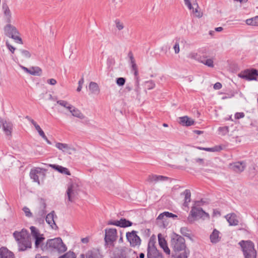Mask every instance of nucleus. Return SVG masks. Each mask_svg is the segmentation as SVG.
<instances>
[{"label": "nucleus", "mask_w": 258, "mask_h": 258, "mask_svg": "<svg viewBox=\"0 0 258 258\" xmlns=\"http://www.w3.org/2000/svg\"><path fill=\"white\" fill-rule=\"evenodd\" d=\"M67 249V247L66 244L59 237L49 239L46 241L45 244H43L41 246V250L43 251L50 253H61L66 251Z\"/></svg>", "instance_id": "1"}, {"label": "nucleus", "mask_w": 258, "mask_h": 258, "mask_svg": "<svg viewBox=\"0 0 258 258\" xmlns=\"http://www.w3.org/2000/svg\"><path fill=\"white\" fill-rule=\"evenodd\" d=\"M13 235L17 242L19 251H25L31 247L30 237L26 229H22L20 231H15Z\"/></svg>", "instance_id": "2"}, {"label": "nucleus", "mask_w": 258, "mask_h": 258, "mask_svg": "<svg viewBox=\"0 0 258 258\" xmlns=\"http://www.w3.org/2000/svg\"><path fill=\"white\" fill-rule=\"evenodd\" d=\"M170 246L176 254L187 248L184 238L175 233H173L171 235Z\"/></svg>", "instance_id": "3"}, {"label": "nucleus", "mask_w": 258, "mask_h": 258, "mask_svg": "<svg viewBox=\"0 0 258 258\" xmlns=\"http://www.w3.org/2000/svg\"><path fill=\"white\" fill-rule=\"evenodd\" d=\"M238 244L242 248L244 258H256V250L253 242L250 240H241Z\"/></svg>", "instance_id": "4"}, {"label": "nucleus", "mask_w": 258, "mask_h": 258, "mask_svg": "<svg viewBox=\"0 0 258 258\" xmlns=\"http://www.w3.org/2000/svg\"><path fill=\"white\" fill-rule=\"evenodd\" d=\"M117 238V230L115 228H106L105 229V245L110 246H114V242Z\"/></svg>", "instance_id": "5"}, {"label": "nucleus", "mask_w": 258, "mask_h": 258, "mask_svg": "<svg viewBox=\"0 0 258 258\" xmlns=\"http://www.w3.org/2000/svg\"><path fill=\"white\" fill-rule=\"evenodd\" d=\"M31 231V235L32 237L35 239V247L36 248H40L41 249V246L45 244L43 241L45 239V237L43 234L39 232V230L34 226H31L30 227Z\"/></svg>", "instance_id": "6"}, {"label": "nucleus", "mask_w": 258, "mask_h": 258, "mask_svg": "<svg viewBox=\"0 0 258 258\" xmlns=\"http://www.w3.org/2000/svg\"><path fill=\"white\" fill-rule=\"evenodd\" d=\"M204 215L206 216L208 218L209 217V215L206 213L201 208L192 207L187 217V221L189 223H192L195 220L198 218H202Z\"/></svg>", "instance_id": "7"}, {"label": "nucleus", "mask_w": 258, "mask_h": 258, "mask_svg": "<svg viewBox=\"0 0 258 258\" xmlns=\"http://www.w3.org/2000/svg\"><path fill=\"white\" fill-rule=\"evenodd\" d=\"M4 31L7 36L13 38L16 42L22 43V40L18 35V32L15 27L12 26L11 24H8L4 28Z\"/></svg>", "instance_id": "8"}, {"label": "nucleus", "mask_w": 258, "mask_h": 258, "mask_svg": "<svg viewBox=\"0 0 258 258\" xmlns=\"http://www.w3.org/2000/svg\"><path fill=\"white\" fill-rule=\"evenodd\" d=\"M79 187L76 183H72L68 185L67 195L69 201L73 202L77 199L79 194Z\"/></svg>", "instance_id": "9"}, {"label": "nucleus", "mask_w": 258, "mask_h": 258, "mask_svg": "<svg viewBox=\"0 0 258 258\" xmlns=\"http://www.w3.org/2000/svg\"><path fill=\"white\" fill-rule=\"evenodd\" d=\"M155 242L150 240L148 244L147 258H162L161 254L158 251L155 245Z\"/></svg>", "instance_id": "10"}, {"label": "nucleus", "mask_w": 258, "mask_h": 258, "mask_svg": "<svg viewBox=\"0 0 258 258\" xmlns=\"http://www.w3.org/2000/svg\"><path fill=\"white\" fill-rule=\"evenodd\" d=\"M137 231L133 230L126 233V237L132 247L139 246L141 244V240L140 237L137 234Z\"/></svg>", "instance_id": "11"}, {"label": "nucleus", "mask_w": 258, "mask_h": 258, "mask_svg": "<svg viewBox=\"0 0 258 258\" xmlns=\"http://www.w3.org/2000/svg\"><path fill=\"white\" fill-rule=\"evenodd\" d=\"M238 76L248 81L256 80V77L258 76V73L255 69H247L239 73Z\"/></svg>", "instance_id": "12"}, {"label": "nucleus", "mask_w": 258, "mask_h": 258, "mask_svg": "<svg viewBox=\"0 0 258 258\" xmlns=\"http://www.w3.org/2000/svg\"><path fill=\"white\" fill-rule=\"evenodd\" d=\"M42 175L44 176V170L43 169L40 168H35L31 170L30 172V176L33 181L38 183L40 184V181L39 179V176Z\"/></svg>", "instance_id": "13"}, {"label": "nucleus", "mask_w": 258, "mask_h": 258, "mask_svg": "<svg viewBox=\"0 0 258 258\" xmlns=\"http://www.w3.org/2000/svg\"><path fill=\"white\" fill-rule=\"evenodd\" d=\"M55 147L63 152H66L70 155L76 151L75 148L65 143H57Z\"/></svg>", "instance_id": "14"}, {"label": "nucleus", "mask_w": 258, "mask_h": 258, "mask_svg": "<svg viewBox=\"0 0 258 258\" xmlns=\"http://www.w3.org/2000/svg\"><path fill=\"white\" fill-rule=\"evenodd\" d=\"M55 218H56L57 216L55 214L54 211H52L46 216L45 220L52 229L56 230L58 229V227L54 221Z\"/></svg>", "instance_id": "15"}, {"label": "nucleus", "mask_w": 258, "mask_h": 258, "mask_svg": "<svg viewBox=\"0 0 258 258\" xmlns=\"http://www.w3.org/2000/svg\"><path fill=\"white\" fill-rule=\"evenodd\" d=\"M169 179V177L163 175L151 174L148 175L146 181L149 183H157L159 181H164Z\"/></svg>", "instance_id": "16"}, {"label": "nucleus", "mask_w": 258, "mask_h": 258, "mask_svg": "<svg viewBox=\"0 0 258 258\" xmlns=\"http://www.w3.org/2000/svg\"><path fill=\"white\" fill-rule=\"evenodd\" d=\"M246 167L244 162H236L230 164V168L234 172L240 173L244 171Z\"/></svg>", "instance_id": "17"}, {"label": "nucleus", "mask_w": 258, "mask_h": 258, "mask_svg": "<svg viewBox=\"0 0 258 258\" xmlns=\"http://www.w3.org/2000/svg\"><path fill=\"white\" fill-rule=\"evenodd\" d=\"M230 226H236L238 224L239 221L237 215L235 213H230L225 216Z\"/></svg>", "instance_id": "18"}, {"label": "nucleus", "mask_w": 258, "mask_h": 258, "mask_svg": "<svg viewBox=\"0 0 258 258\" xmlns=\"http://www.w3.org/2000/svg\"><path fill=\"white\" fill-rule=\"evenodd\" d=\"M158 242L160 247L163 249L164 251L167 254H169L170 250L167 246L166 241L163 238L161 234L158 235Z\"/></svg>", "instance_id": "19"}, {"label": "nucleus", "mask_w": 258, "mask_h": 258, "mask_svg": "<svg viewBox=\"0 0 258 258\" xmlns=\"http://www.w3.org/2000/svg\"><path fill=\"white\" fill-rule=\"evenodd\" d=\"M0 258H14L13 252L9 251L7 248H0Z\"/></svg>", "instance_id": "20"}, {"label": "nucleus", "mask_w": 258, "mask_h": 258, "mask_svg": "<svg viewBox=\"0 0 258 258\" xmlns=\"http://www.w3.org/2000/svg\"><path fill=\"white\" fill-rule=\"evenodd\" d=\"M49 166L61 173L71 175L70 171L66 167L56 164H49Z\"/></svg>", "instance_id": "21"}, {"label": "nucleus", "mask_w": 258, "mask_h": 258, "mask_svg": "<svg viewBox=\"0 0 258 258\" xmlns=\"http://www.w3.org/2000/svg\"><path fill=\"white\" fill-rule=\"evenodd\" d=\"M220 232L214 229L210 236V241L212 243H217L220 241L221 237L219 236Z\"/></svg>", "instance_id": "22"}, {"label": "nucleus", "mask_w": 258, "mask_h": 258, "mask_svg": "<svg viewBox=\"0 0 258 258\" xmlns=\"http://www.w3.org/2000/svg\"><path fill=\"white\" fill-rule=\"evenodd\" d=\"M180 123L183 125L187 126H190L194 124V120L191 118L188 117L187 116H184L179 117Z\"/></svg>", "instance_id": "23"}, {"label": "nucleus", "mask_w": 258, "mask_h": 258, "mask_svg": "<svg viewBox=\"0 0 258 258\" xmlns=\"http://www.w3.org/2000/svg\"><path fill=\"white\" fill-rule=\"evenodd\" d=\"M89 90L93 94L98 95L100 92L98 85L94 82H91L89 85Z\"/></svg>", "instance_id": "24"}, {"label": "nucleus", "mask_w": 258, "mask_h": 258, "mask_svg": "<svg viewBox=\"0 0 258 258\" xmlns=\"http://www.w3.org/2000/svg\"><path fill=\"white\" fill-rule=\"evenodd\" d=\"M12 127L13 124L10 122L5 121L3 123V130L7 136H10L11 135Z\"/></svg>", "instance_id": "25"}, {"label": "nucleus", "mask_w": 258, "mask_h": 258, "mask_svg": "<svg viewBox=\"0 0 258 258\" xmlns=\"http://www.w3.org/2000/svg\"><path fill=\"white\" fill-rule=\"evenodd\" d=\"M2 9L4 11V14L6 17L7 21L9 22L10 21L11 17V13L8 6L6 3H3Z\"/></svg>", "instance_id": "26"}, {"label": "nucleus", "mask_w": 258, "mask_h": 258, "mask_svg": "<svg viewBox=\"0 0 258 258\" xmlns=\"http://www.w3.org/2000/svg\"><path fill=\"white\" fill-rule=\"evenodd\" d=\"M133 225V223L126 220L125 218H121L120 220H117V226L120 227L125 228L131 226Z\"/></svg>", "instance_id": "27"}, {"label": "nucleus", "mask_w": 258, "mask_h": 258, "mask_svg": "<svg viewBox=\"0 0 258 258\" xmlns=\"http://www.w3.org/2000/svg\"><path fill=\"white\" fill-rule=\"evenodd\" d=\"M197 148L201 150L212 152H219L222 149V148L221 146H215L212 148H204L201 147H197Z\"/></svg>", "instance_id": "28"}, {"label": "nucleus", "mask_w": 258, "mask_h": 258, "mask_svg": "<svg viewBox=\"0 0 258 258\" xmlns=\"http://www.w3.org/2000/svg\"><path fill=\"white\" fill-rule=\"evenodd\" d=\"M166 217L167 218H177V216L173 214L172 213H170L169 212H164L158 216L157 217L158 220H163L164 218Z\"/></svg>", "instance_id": "29"}, {"label": "nucleus", "mask_w": 258, "mask_h": 258, "mask_svg": "<svg viewBox=\"0 0 258 258\" xmlns=\"http://www.w3.org/2000/svg\"><path fill=\"white\" fill-rule=\"evenodd\" d=\"M185 196L184 202L183 205L185 207H187L188 203L190 202L191 192L190 190L185 189L182 194Z\"/></svg>", "instance_id": "30"}, {"label": "nucleus", "mask_w": 258, "mask_h": 258, "mask_svg": "<svg viewBox=\"0 0 258 258\" xmlns=\"http://www.w3.org/2000/svg\"><path fill=\"white\" fill-rule=\"evenodd\" d=\"M29 74L39 76L42 74V70L38 67H32L30 68Z\"/></svg>", "instance_id": "31"}, {"label": "nucleus", "mask_w": 258, "mask_h": 258, "mask_svg": "<svg viewBox=\"0 0 258 258\" xmlns=\"http://www.w3.org/2000/svg\"><path fill=\"white\" fill-rule=\"evenodd\" d=\"M190 251L188 248L183 249L182 251L175 253L176 256L175 258H188Z\"/></svg>", "instance_id": "32"}, {"label": "nucleus", "mask_w": 258, "mask_h": 258, "mask_svg": "<svg viewBox=\"0 0 258 258\" xmlns=\"http://www.w3.org/2000/svg\"><path fill=\"white\" fill-rule=\"evenodd\" d=\"M87 258H99V251L95 250H89L86 253Z\"/></svg>", "instance_id": "33"}, {"label": "nucleus", "mask_w": 258, "mask_h": 258, "mask_svg": "<svg viewBox=\"0 0 258 258\" xmlns=\"http://www.w3.org/2000/svg\"><path fill=\"white\" fill-rule=\"evenodd\" d=\"M246 23L248 25H258V16L246 20Z\"/></svg>", "instance_id": "34"}, {"label": "nucleus", "mask_w": 258, "mask_h": 258, "mask_svg": "<svg viewBox=\"0 0 258 258\" xmlns=\"http://www.w3.org/2000/svg\"><path fill=\"white\" fill-rule=\"evenodd\" d=\"M193 6H196V7L193 9L192 13L196 17L198 18H201L203 16V14L199 11V6L197 3H194Z\"/></svg>", "instance_id": "35"}, {"label": "nucleus", "mask_w": 258, "mask_h": 258, "mask_svg": "<svg viewBox=\"0 0 258 258\" xmlns=\"http://www.w3.org/2000/svg\"><path fill=\"white\" fill-rule=\"evenodd\" d=\"M72 115L80 119H83L85 117L84 114L77 108L74 110Z\"/></svg>", "instance_id": "36"}, {"label": "nucleus", "mask_w": 258, "mask_h": 258, "mask_svg": "<svg viewBox=\"0 0 258 258\" xmlns=\"http://www.w3.org/2000/svg\"><path fill=\"white\" fill-rule=\"evenodd\" d=\"M199 61L209 67L213 68L214 67L213 60L212 59H200Z\"/></svg>", "instance_id": "37"}, {"label": "nucleus", "mask_w": 258, "mask_h": 258, "mask_svg": "<svg viewBox=\"0 0 258 258\" xmlns=\"http://www.w3.org/2000/svg\"><path fill=\"white\" fill-rule=\"evenodd\" d=\"M59 258H76V255L74 252L69 251L63 255L59 256Z\"/></svg>", "instance_id": "38"}, {"label": "nucleus", "mask_w": 258, "mask_h": 258, "mask_svg": "<svg viewBox=\"0 0 258 258\" xmlns=\"http://www.w3.org/2000/svg\"><path fill=\"white\" fill-rule=\"evenodd\" d=\"M180 233L184 236L187 237L188 238L190 237V234L189 233V231L187 228L186 227H181L180 228Z\"/></svg>", "instance_id": "39"}, {"label": "nucleus", "mask_w": 258, "mask_h": 258, "mask_svg": "<svg viewBox=\"0 0 258 258\" xmlns=\"http://www.w3.org/2000/svg\"><path fill=\"white\" fill-rule=\"evenodd\" d=\"M115 24L116 28L119 31L122 30L124 27L123 23L122 22H121L120 20L118 19L115 20Z\"/></svg>", "instance_id": "40"}, {"label": "nucleus", "mask_w": 258, "mask_h": 258, "mask_svg": "<svg viewBox=\"0 0 258 258\" xmlns=\"http://www.w3.org/2000/svg\"><path fill=\"white\" fill-rule=\"evenodd\" d=\"M20 53H21L22 55L26 58H29L31 57V53L29 51H28L27 50L24 49H20L19 50Z\"/></svg>", "instance_id": "41"}, {"label": "nucleus", "mask_w": 258, "mask_h": 258, "mask_svg": "<svg viewBox=\"0 0 258 258\" xmlns=\"http://www.w3.org/2000/svg\"><path fill=\"white\" fill-rule=\"evenodd\" d=\"M116 84L119 86H122L125 83V79L123 77H120L116 79Z\"/></svg>", "instance_id": "42"}, {"label": "nucleus", "mask_w": 258, "mask_h": 258, "mask_svg": "<svg viewBox=\"0 0 258 258\" xmlns=\"http://www.w3.org/2000/svg\"><path fill=\"white\" fill-rule=\"evenodd\" d=\"M23 211L25 213L26 216H27L28 217H31L32 216V214L31 212L30 209L28 207H24L23 208Z\"/></svg>", "instance_id": "43"}, {"label": "nucleus", "mask_w": 258, "mask_h": 258, "mask_svg": "<svg viewBox=\"0 0 258 258\" xmlns=\"http://www.w3.org/2000/svg\"><path fill=\"white\" fill-rule=\"evenodd\" d=\"M56 102L58 104L64 108H66L70 104L68 102L62 100H58Z\"/></svg>", "instance_id": "44"}, {"label": "nucleus", "mask_w": 258, "mask_h": 258, "mask_svg": "<svg viewBox=\"0 0 258 258\" xmlns=\"http://www.w3.org/2000/svg\"><path fill=\"white\" fill-rule=\"evenodd\" d=\"M147 87L148 89L150 90L155 87V84L153 81H149L146 82Z\"/></svg>", "instance_id": "45"}, {"label": "nucleus", "mask_w": 258, "mask_h": 258, "mask_svg": "<svg viewBox=\"0 0 258 258\" xmlns=\"http://www.w3.org/2000/svg\"><path fill=\"white\" fill-rule=\"evenodd\" d=\"M188 57L191 58V59H198L199 60H200V59H199V57H198V55L197 53H195V52L190 53L188 55Z\"/></svg>", "instance_id": "46"}, {"label": "nucleus", "mask_w": 258, "mask_h": 258, "mask_svg": "<svg viewBox=\"0 0 258 258\" xmlns=\"http://www.w3.org/2000/svg\"><path fill=\"white\" fill-rule=\"evenodd\" d=\"M46 215V210L45 209H41L38 213L37 216L40 217L44 218Z\"/></svg>", "instance_id": "47"}, {"label": "nucleus", "mask_w": 258, "mask_h": 258, "mask_svg": "<svg viewBox=\"0 0 258 258\" xmlns=\"http://www.w3.org/2000/svg\"><path fill=\"white\" fill-rule=\"evenodd\" d=\"M39 203H40L41 208L42 209H45L46 207V205L45 200L43 199H42V198H40L39 199Z\"/></svg>", "instance_id": "48"}, {"label": "nucleus", "mask_w": 258, "mask_h": 258, "mask_svg": "<svg viewBox=\"0 0 258 258\" xmlns=\"http://www.w3.org/2000/svg\"><path fill=\"white\" fill-rule=\"evenodd\" d=\"M107 63L109 66L113 65L115 63L114 59L112 57H108L107 59Z\"/></svg>", "instance_id": "49"}, {"label": "nucleus", "mask_w": 258, "mask_h": 258, "mask_svg": "<svg viewBox=\"0 0 258 258\" xmlns=\"http://www.w3.org/2000/svg\"><path fill=\"white\" fill-rule=\"evenodd\" d=\"M173 48L174 50V52L176 54L179 53V52L180 51V49H179V43L178 42H176V43L173 47Z\"/></svg>", "instance_id": "50"}, {"label": "nucleus", "mask_w": 258, "mask_h": 258, "mask_svg": "<svg viewBox=\"0 0 258 258\" xmlns=\"http://www.w3.org/2000/svg\"><path fill=\"white\" fill-rule=\"evenodd\" d=\"M219 131L223 132L224 134H226L229 131L228 127L226 126L223 127H220L219 128Z\"/></svg>", "instance_id": "51"}, {"label": "nucleus", "mask_w": 258, "mask_h": 258, "mask_svg": "<svg viewBox=\"0 0 258 258\" xmlns=\"http://www.w3.org/2000/svg\"><path fill=\"white\" fill-rule=\"evenodd\" d=\"M244 116V113L243 112H237L235 114V118L236 119H240L243 118Z\"/></svg>", "instance_id": "52"}, {"label": "nucleus", "mask_w": 258, "mask_h": 258, "mask_svg": "<svg viewBox=\"0 0 258 258\" xmlns=\"http://www.w3.org/2000/svg\"><path fill=\"white\" fill-rule=\"evenodd\" d=\"M6 45L8 47V48L9 49L10 51H11L12 53H14L15 50V48L12 46L9 42H6Z\"/></svg>", "instance_id": "53"}, {"label": "nucleus", "mask_w": 258, "mask_h": 258, "mask_svg": "<svg viewBox=\"0 0 258 258\" xmlns=\"http://www.w3.org/2000/svg\"><path fill=\"white\" fill-rule=\"evenodd\" d=\"M222 88V84L219 82H217L214 85V88L216 90H219Z\"/></svg>", "instance_id": "54"}, {"label": "nucleus", "mask_w": 258, "mask_h": 258, "mask_svg": "<svg viewBox=\"0 0 258 258\" xmlns=\"http://www.w3.org/2000/svg\"><path fill=\"white\" fill-rule=\"evenodd\" d=\"M107 224L108 225H115V226H117V220H116V221L110 220L107 222Z\"/></svg>", "instance_id": "55"}, {"label": "nucleus", "mask_w": 258, "mask_h": 258, "mask_svg": "<svg viewBox=\"0 0 258 258\" xmlns=\"http://www.w3.org/2000/svg\"><path fill=\"white\" fill-rule=\"evenodd\" d=\"M48 83L50 85H54L56 84V81L54 79H50L47 80Z\"/></svg>", "instance_id": "56"}, {"label": "nucleus", "mask_w": 258, "mask_h": 258, "mask_svg": "<svg viewBox=\"0 0 258 258\" xmlns=\"http://www.w3.org/2000/svg\"><path fill=\"white\" fill-rule=\"evenodd\" d=\"M128 57H130V60H131V62H135V60L134 59V56H133V54L132 53V52H130L128 54Z\"/></svg>", "instance_id": "57"}, {"label": "nucleus", "mask_w": 258, "mask_h": 258, "mask_svg": "<svg viewBox=\"0 0 258 258\" xmlns=\"http://www.w3.org/2000/svg\"><path fill=\"white\" fill-rule=\"evenodd\" d=\"M81 241L83 243H87L89 241V238L88 237L83 238L81 239Z\"/></svg>", "instance_id": "58"}, {"label": "nucleus", "mask_w": 258, "mask_h": 258, "mask_svg": "<svg viewBox=\"0 0 258 258\" xmlns=\"http://www.w3.org/2000/svg\"><path fill=\"white\" fill-rule=\"evenodd\" d=\"M44 218L40 217L37 216V217L36 218V221L37 222H38L39 223H41L44 222Z\"/></svg>", "instance_id": "59"}, {"label": "nucleus", "mask_w": 258, "mask_h": 258, "mask_svg": "<svg viewBox=\"0 0 258 258\" xmlns=\"http://www.w3.org/2000/svg\"><path fill=\"white\" fill-rule=\"evenodd\" d=\"M132 63V70L133 71H135V70H138L137 69V66L135 63V62H131Z\"/></svg>", "instance_id": "60"}, {"label": "nucleus", "mask_w": 258, "mask_h": 258, "mask_svg": "<svg viewBox=\"0 0 258 258\" xmlns=\"http://www.w3.org/2000/svg\"><path fill=\"white\" fill-rule=\"evenodd\" d=\"M42 138L47 142L48 144H51V142L49 140H48V139H47V137L45 135H44V136L42 137Z\"/></svg>", "instance_id": "61"}, {"label": "nucleus", "mask_w": 258, "mask_h": 258, "mask_svg": "<svg viewBox=\"0 0 258 258\" xmlns=\"http://www.w3.org/2000/svg\"><path fill=\"white\" fill-rule=\"evenodd\" d=\"M42 138L47 142L48 144H51V142L49 140H48V139H47V137L45 135H44V136L42 137Z\"/></svg>", "instance_id": "62"}, {"label": "nucleus", "mask_w": 258, "mask_h": 258, "mask_svg": "<svg viewBox=\"0 0 258 258\" xmlns=\"http://www.w3.org/2000/svg\"><path fill=\"white\" fill-rule=\"evenodd\" d=\"M188 8L189 9V10H193V9L194 8V7L192 6V5H191V3H187L186 4H185Z\"/></svg>", "instance_id": "63"}, {"label": "nucleus", "mask_w": 258, "mask_h": 258, "mask_svg": "<svg viewBox=\"0 0 258 258\" xmlns=\"http://www.w3.org/2000/svg\"><path fill=\"white\" fill-rule=\"evenodd\" d=\"M35 258H49V257L46 256H41L40 254H37L36 255Z\"/></svg>", "instance_id": "64"}]
</instances>
